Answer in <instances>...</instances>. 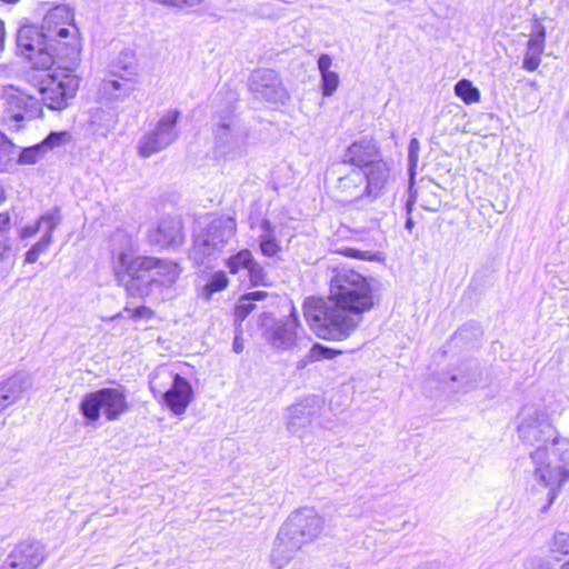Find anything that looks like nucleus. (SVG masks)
<instances>
[{
  "mask_svg": "<svg viewBox=\"0 0 569 569\" xmlns=\"http://www.w3.org/2000/svg\"><path fill=\"white\" fill-rule=\"evenodd\" d=\"M482 373L479 370L477 365L471 366L468 371L460 372L459 375H453L452 380L453 381H460L462 385V388L466 390L473 389L478 387L481 382Z\"/></svg>",
  "mask_w": 569,
  "mask_h": 569,
  "instance_id": "34",
  "label": "nucleus"
},
{
  "mask_svg": "<svg viewBox=\"0 0 569 569\" xmlns=\"http://www.w3.org/2000/svg\"><path fill=\"white\" fill-rule=\"evenodd\" d=\"M129 410L123 388H103L83 396L80 411L91 421H98L103 415L109 421L118 420Z\"/></svg>",
  "mask_w": 569,
  "mask_h": 569,
  "instance_id": "8",
  "label": "nucleus"
},
{
  "mask_svg": "<svg viewBox=\"0 0 569 569\" xmlns=\"http://www.w3.org/2000/svg\"><path fill=\"white\" fill-rule=\"evenodd\" d=\"M162 372L172 379L171 387L162 393V399L174 415H182L192 400L193 391L191 385L178 373L172 375L167 370Z\"/></svg>",
  "mask_w": 569,
  "mask_h": 569,
  "instance_id": "15",
  "label": "nucleus"
},
{
  "mask_svg": "<svg viewBox=\"0 0 569 569\" xmlns=\"http://www.w3.org/2000/svg\"><path fill=\"white\" fill-rule=\"evenodd\" d=\"M455 93L467 104L480 100V91L469 80H460L455 84Z\"/></svg>",
  "mask_w": 569,
  "mask_h": 569,
  "instance_id": "32",
  "label": "nucleus"
},
{
  "mask_svg": "<svg viewBox=\"0 0 569 569\" xmlns=\"http://www.w3.org/2000/svg\"><path fill=\"white\" fill-rule=\"evenodd\" d=\"M14 159V146L0 132V172L8 171Z\"/></svg>",
  "mask_w": 569,
  "mask_h": 569,
  "instance_id": "35",
  "label": "nucleus"
},
{
  "mask_svg": "<svg viewBox=\"0 0 569 569\" xmlns=\"http://www.w3.org/2000/svg\"><path fill=\"white\" fill-rule=\"evenodd\" d=\"M127 77L106 79L101 84V92L109 100L123 101L129 98L136 90V76L133 66H126Z\"/></svg>",
  "mask_w": 569,
  "mask_h": 569,
  "instance_id": "21",
  "label": "nucleus"
},
{
  "mask_svg": "<svg viewBox=\"0 0 569 569\" xmlns=\"http://www.w3.org/2000/svg\"><path fill=\"white\" fill-rule=\"evenodd\" d=\"M560 569H569V561L563 563Z\"/></svg>",
  "mask_w": 569,
  "mask_h": 569,
  "instance_id": "53",
  "label": "nucleus"
},
{
  "mask_svg": "<svg viewBox=\"0 0 569 569\" xmlns=\"http://www.w3.org/2000/svg\"><path fill=\"white\" fill-rule=\"evenodd\" d=\"M46 86L40 88L41 100L51 110H63L74 98L80 78L74 73L77 69H64L53 66Z\"/></svg>",
  "mask_w": 569,
  "mask_h": 569,
  "instance_id": "11",
  "label": "nucleus"
},
{
  "mask_svg": "<svg viewBox=\"0 0 569 569\" xmlns=\"http://www.w3.org/2000/svg\"><path fill=\"white\" fill-rule=\"evenodd\" d=\"M421 206L423 209L428 211L436 212L439 210L441 206V201L439 197L431 190H428V188H423L421 190Z\"/></svg>",
  "mask_w": 569,
  "mask_h": 569,
  "instance_id": "38",
  "label": "nucleus"
},
{
  "mask_svg": "<svg viewBox=\"0 0 569 569\" xmlns=\"http://www.w3.org/2000/svg\"><path fill=\"white\" fill-rule=\"evenodd\" d=\"M150 313V310L146 307H138L133 310L132 317L133 318H142Z\"/></svg>",
  "mask_w": 569,
  "mask_h": 569,
  "instance_id": "46",
  "label": "nucleus"
},
{
  "mask_svg": "<svg viewBox=\"0 0 569 569\" xmlns=\"http://www.w3.org/2000/svg\"><path fill=\"white\" fill-rule=\"evenodd\" d=\"M202 2L203 0H170L169 6L177 8H192Z\"/></svg>",
  "mask_w": 569,
  "mask_h": 569,
  "instance_id": "43",
  "label": "nucleus"
},
{
  "mask_svg": "<svg viewBox=\"0 0 569 569\" xmlns=\"http://www.w3.org/2000/svg\"><path fill=\"white\" fill-rule=\"evenodd\" d=\"M552 550L555 552L568 555L569 553V533L557 532L553 537Z\"/></svg>",
  "mask_w": 569,
  "mask_h": 569,
  "instance_id": "40",
  "label": "nucleus"
},
{
  "mask_svg": "<svg viewBox=\"0 0 569 569\" xmlns=\"http://www.w3.org/2000/svg\"><path fill=\"white\" fill-rule=\"evenodd\" d=\"M213 121V158L219 161H231L242 157L248 129L234 114L233 104L230 102L224 109L218 110Z\"/></svg>",
  "mask_w": 569,
  "mask_h": 569,
  "instance_id": "5",
  "label": "nucleus"
},
{
  "mask_svg": "<svg viewBox=\"0 0 569 569\" xmlns=\"http://www.w3.org/2000/svg\"><path fill=\"white\" fill-rule=\"evenodd\" d=\"M44 557V549L40 542L22 541L11 551L8 561L16 569H37Z\"/></svg>",
  "mask_w": 569,
  "mask_h": 569,
  "instance_id": "18",
  "label": "nucleus"
},
{
  "mask_svg": "<svg viewBox=\"0 0 569 569\" xmlns=\"http://www.w3.org/2000/svg\"><path fill=\"white\" fill-rule=\"evenodd\" d=\"M228 284V278L223 271H218L212 274L210 281L204 286V290L208 291V296L212 292L224 289Z\"/></svg>",
  "mask_w": 569,
  "mask_h": 569,
  "instance_id": "39",
  "label": "nucleus"
},
{
  "mask_svg": "<svg viewBox=\"0 0 569 569\" xmlns=\"http://www.w3.org/2000/svg\"><path fill=\"white\" fill-rule=\"evenodd\" d=\"M232 348H233V351L236 353H240L243 350V343H242L241 339L238 336L233 340Z\"/></svg>",
  "mask_w": 569,
  "mask_h": 569,
  "instance_id": "47",
  "label": "nucleus"
},
{
  "mask_svg": "<svg viewBox=\"0 0 569 569\" xmlns=\"http://www.w3.org/2000/svg\"><path fill=\"white\" fill-rule=\"evenodd\" d=\"M519 438L529 445L547 447L556 437L557 430L550 422L549 415L535 405H526L518 415Z\"/></svg>",
  "mask_w": 569,
  "mask_h": 569,
  "instance_id": "10",
  "label": "nucleus"
},
{
  "mask_svg": "<svg viewBox=\"0 0 569 569\" xmlns=\"http://www.w3.org/2000/svg\"><path fill=\"white\" fill-rule=\"evenodd\" d=\"M37 232H39V228L37 222L34 224H29L22 228L21 230V238H30L33 237Z\"/></svg>",
  "mask_w": 569,
  "mask_h": 569,
  "instance_id": "44",
  "label": "nucleus"
},
{
  "mask_svg": "<svg viewBox=\"0 0 569 569\" xmlns=\"http://www.w3.org/2000/svg\"><path fill=\"white\" fill-rule=\"evenodd\" d=\"M298 327V316L295 308H292V311L284 320L277 321L272 326L268 332L267 339L272 347L288 350L299 340Z\"/></svg>",
  "mask_w": 569,
  "mask_h": 569,
  "instance_id": "16",
  "label": "nucleus"
},
{
  "mask_svg": "<svg viewBox=\"0 0 569 569\" xmlns=\"http://www.w3.org/2000/svg\"><path fill=\"white\" fill-rule=\"evenodd\" d=\"M332 273L328 298H308L303 313L318 337L342 340L359 326L361 315L373 307V293L368 279L352 269L339 267Z\"/></svg>",
  "mask_w": 569,
  "mask_h": 569,
  "instance_id": "1",
  "label": "nucleus"
},
{
  "mask_svg": "<svg viewBox=\"0 0 569 569\" xmlns=\"http://www.w3.org/2000/svg\"><path fill=\"white\" fill-rule=\"evenodd\" d=\"M553 453L558 456L562 466H551L547 462V447H539L531 452L535 463V479L542 487L548 488L549 505L555 501L559 490L569 480V440L556 435L551 440Z\"/></svg>",
  "mask_w": 569,
  "mask_h": 569,
  "instance_id": "6",
  "label": "nucleus"
},
{
  "mask_svg": "<svg viewBox=\"0 0 569 569\" xmlns=\"http://www.w3.org/2000/svg\"><path fill=\"white\" fill-rule=\"evenodd\" d=\"M118 122V113L112 108L97 107L89 111V129L96 137L107 138L116 129Z\"/></svg>",
  "mask_w": 569,
  "mask_h": 569,
  "instance_id": "24",
  "label": "nucleus"
},
{
  "mask_svg": "<svg viewBox=\"0 0 569 569\" xmlns=\"http://www.w3.org/2000/svg\"><path fill=\"white\" fill-rule=\"evenodd\" d=\"M260 229L261 233L258 237V242L261 253L266 257H276L281 251L276 227L268 219H263Z\"/></svg>",
  "mask_w": 569,
  "mask_h": 569,
  "instance_id": "27",
  "label": "nucleus"
},
{
  "mask_svg": "<svg viewBox=\"0 0 569 569\" xmlns=\"http://www.w3.org/2000/svg\"><path fill=\"white\" fill-rule=\"evenodd\" d=\"M112 269L116 278L132 297L149 295L153 288H169L180 277L181 268L171 260L153 257H132L133 242L123 232L113 236Z\"/></svg>",
  "mask_w": 569,
  "mask_h": 569,
  "instance_id": "2",
  "label": "nucleus"
},
{
  "mask_svg": "<svg viewBox=\"0 0 569 569\" xmlns=\"http://www.w3.org/2000/svg\"><path fill=\"white\" fill-rule=\"evenodd\" d=\"M417 193L418 191L417 190H410V196H409V199L407 200V203H406V211H407V214H408V218L406 220V224H405V228L409 231L412 230L413 226H415V221L413 219L411 218V211H412V208H413V204L417 200Z\"/></svg>",
  "mask_w": 569,
  "mask_h": 569,
  "instance_id": "42",
  "label": "nucleus"
},
{
  "mask_svg": "<svg viewBox=\"0 0 569 569\" xmlns=\"http://www.w3.org/2000/svg\"><path fill=\"white\" fill-rule=\"evenodd\" d=\"M253 256L250 250L242 249L238 253L231 256L227 260V268L231 273H239L240 271H247L250 263H252Z\"/></svg>",
  "mask_w": 569,
  "mask_h": 569,
  "instance_id": "33",
  "label": "nucleus"
},
{
  "mask_svg": "<svg viewBox=\"0 0 569 569\" xmlns=\"http://www.w3.org/2000/svg\"><path fill=\"white\" fill-rule=\"evenodd\" d=\"M546 30L540 23H536L527 41L522 68L527 71H535L541 63V54L545 50Z\"/></svg>",
  "mask_w": 569,
  "mask_h": 569,
  "instance_id": "25",
  "label": "nucleus"
},
{
  "mask_svg": "<svg viewBox=\"0 0 569 569\" xmlns=\"http://www.w3.org/2000/svg\"><path fill=\"white\" fill-rule=\"evenodd\" d=\"M325 528V519L313 508L295 510L280 527L270 555L274 569H283L307 543L316 540Z\"/></svg>",
  "mask_w": 569,
  "mask_h": 569,
  "instance_id": "4",
  "label": "nucleus"
},
{
  "mask_svg": "<svg viewBox=\"0 0 569 569\" xmlns=\"http://www.w3.org/2000/svg\"><path fill=\"white\" fill-rule=\"evenodd\" d=\"M363 174L352 169L347 174L338 178L333 190L340 202L353 203L367 198L365 190Z\"/></svg>",
  "mask_w": 569,
  "mask_h": 569,
  "instance_id": "17",
  "label": "nucleus"
},
{
  "mask_svg": "<svg viewBox=\"0 0 569 569\" xmlns=\"http://www.w3.org/2000/svg\"><path fill=\"white\" fill-rule=\"evenodd\" d=\"M8 249H9V247L7 244L6 237H4L3 232H0V259H2L4 257Z\"/></svg>",
  "mask_w": 569,
  "mask_h": 569,
  "instance_id": "45",
  "label": "nucleus"
},
{
  "mask_svg": "<svg viewBox=\"0 0 569 569\" xmlns=\"http://www.w3.org/2000/svg\"><path fill=\"white\" fill-rule=\"evenodd\" d=\"M51 240L47 238H40V240L34 243L26 253V262L34 263L41 253L46 252L49 246L51 244Z\"/></svg>",
  "mask_w": 569,
  "mask_h": 569,
  "instance_id": "37",
  "label": "nucleus"
},
{
  "mask_svg": "<svg viewBox=\"0 0 569 569\" xmlns=\"http://www.w3.org/2000/svg\"><path fill=\"white\" fill-rule=\"evenodd\" d=\"M61 222V216L58 208H54L43 213L37 221L39 231L42 232V238H47L52 241V232Z\"/></svg>",
  "mask_w": 569,
  "mask_h": 569,
  "instance_id": "30",
  "label": "nucleus"
},
{
  "mask_svg": "<svg viewBox=\"0 0 569 569\" xmlns=\"http://www.w3.org/2000/svg\"><path fill=\"white\" fill-rule=\"evenodd\" d=\"M267 297V292L262 290H257L243 295L236 305L234 308V318L238 321H243V319L254 309L253 301L262 300Z\"/></svg>",
  "mask_w": 569,
  "mask_h": 569,
  "instance_id": "29",
  "label": "nucleus"
},
{
  "mask_svg": "<svg viewBox=\"0 0 569 569\" xmlns=\"http://www.w3.org/2000/svg\"><path fill=\"white\" fill-rule=\"evenodd\" d=\"M247 273L250 278V282L253 286H266L267 284V274L264 272L263 267L257 262L254 259L252 263H250Z\"/></svg>",
  "mask_w": 569,
  "mask_h": 569,
  "instance_id": "36",
  "label": "nucleus"
},
{
  "mask_svg": "<svg viewBox=\"0 0 569 569\" xmlns=\"http://www.w3.org/2000/svg\"><path fill=\"white\" fill-rule=\"evenodd\" d=\"M318 415L317 399L307 398L295 403L287 410V429L290 433L301 436V432Z\"/></svg>",
  "mask_w": 569,
  "mask_h": 569,
  "instance_id": "19",
  "label": "nucleus"
},
{
  "mask_svg": "<svg viewBox=\"0 0 569 569\" xmlns=\"http://www.w3.org/2000/svg\"><path fill=\"white\" fill-rule=\"evenodd\" d=\"M17 44L21 53L38 69H50L51 67H41L37 63L40 53L48 52L47 41L42 37L41 28L33 26L21 27L17 34Z\"/></svg>",
  "mask_w": 569,
  "mask_h": 569,
  "instance_id": "14",
  "label": "nucleus"
},
{
  "mask_svg": "<svg viewBox=\"0 0 569 569\" xmlns=\"http://www.w3.org/2000/svg\"><path fill=\"white\" fill-rule=\"evenodd\" d=\"M249 90L254 99L284 104L289 93L278 72L273 69L260 68L252 71L249 79Z\"/></svg>",
  "mask_w": 569,
  "mask_h": 569,
  "instance_id": "12",
  "label": "nucleus"
},
{
  "mask_svg": "<svg viewBox=\"0 0 569 569\" xmlns=\"http://www.w3.org/2000/svg\"><path fill=\"white\" fill-rule=\"evenodd\" d=\"M4 37H6V32H4V24H3V22L0 20V51H2V49H3V44H4Z\"/></svg>",
  "mask_w": 569,
  "mask_h": 569,
  "instance_id": "48",
  "label": "nucleus"
},
{
  "mask_svg": "<svg viewBox=\"0 0 569 569\" xmlns=\"http://www.w3.org/2000/svg\"><path fill=\"white\" fill-rule=\"evenodd\" d=\"M361 173L363 174L367 198L375 200L382 196L391 177V168L389 163L382 159L361 171Z\"/></svg>",
  "mask_w": 569,
  "mask_h": 569,
  "instance_id": "20",
  "label": "nucleus"
},
{
  "mask_svg": "<svg viewBox=\"0 0 569 569\" xmlns=\"http://www.w3.org/2000/svg\"><path fill=\"white\" fill-rule=\"evenodd\" d=\"M149 238L162 248L179 244L182 241V223L177 218H164L150 231Z\"/></svg>",
  "mask_w": 569,
  "mask_h": 569,
  "instance_id": "23",
  "label": "nucleus"
},
{
  "mask_svg": "<svg viewBox=\"0 0 569 569\" xmlns=\"http://www.w3.org/2000/svg\"><path fill=\"white\" fill-rule=\"evenodd\" d=\"M67 139L68 133L66 131L51 132L40 143H37L32 147L23 148L19 153L18 163L36 164L43 159V157L49 150L53 149L54 147L63 144L67 141Z\"/></svg>",
  "mask_w": 569,
  "mask_h": 569,
  "instance_id": "22",
  "label": "nucleus"
},
{
  "mask_svg": "<svg viewBox=\"0 0 569 569\" xmlns=\"http://www.w3.org/2000/svg\"><path fill=\"white\" fill-rule=\"evenodd\" d=\"M236 221L230 217L213 218L194 237L190 251L191 259L198 266L209 264L224 248L236 232Z\"/></svg>",
  "mask_w": 569,
  "mask_h": 569,
  "instance_id": "7",
  "label": "nucleus"
},
{
  "mask_svg": "<svg viewBox=\"0 0 569 569\" xmlns=\"http://www.w3.org/2000/svg\"><path fill=\"white\" fill-rule=\"evenodd\" d=\"M72 21L73 13L66 6H58L48 11L40 28L49 51L40 53L38 64L58 66L69 70L78 68L80 40L78 29Z\"/></svg>",
  "mask_w": 569,
  "mask_h": 569,
  "instance_id": "3",
  "label": "nucleus"
},
{
  "mask_svg": "<svg viewBox=\"0 0 569 569\" xmlns=\"http://www.w3.org/2000/svg\"><path fill=\"white\" fill-rule=\"evenodd\" d=\"M332 59L329 54H321L318 59V69L321 76V88L325 97H331L339 86V76L331 71Z\"/></svg>",
  "mask_w": 569,
  "mask_h": 569,
  "instance_id": "28",
  "label": "nucleus"
},
{
  "mask_svg": "<svg viewBox=\"0 0 569 569\" xmlns=\"http://www.w3.org/2000/svg\"><path fill=\"white\" fill-rule=\"evenodd\" d=\"M12 120L16 122V129H19L20 126L18 123L24 120V116L22 113H16L12 116Z\"/></svg>",
  "mask_w": 569,
  "mask_h": 569,
  "instance_id": "50",
  "label": "nucleus"
},
{
  "mask_svg": "<svg viewBox=\"0 0 569 569\" xmlns=\"http://www.w3.org/2000/svg\"><path fill=\"white\" fill-rule=\"evenodd\" d=\"M420 143L417 138H412L409 142L408 150V160H409V170L411 176H413V169L417 167L419 159Z\"/></svg>",
  "mask_w": 569,
  "mask_h": 569,
  "instance_id": "41",
  "label": "nucleus"
},
{
  "mask_svg": "<svg viewBox=\"0 0 569 569\" xmlns=\"http://www.w3.org/2000/svg\"><path fill=\"white\" fill-rule=\"evenodd\" d=\"M180 116L181 112L177 109L164 111L157 122L140 137L137 144L138 154L141 158H150L174 143L180 136L178 127Z\"/></svg>",
  "mask_w": 569,
  "mask_h": 569,
  "instance_id": "9",
  "label": "nucleus"
},
{
  "mask_svg": "<svg viewBox=\"0 0 569 569\" xmlns=\"http://www.w3.org/2000/svg\"><path fill=\"white\" fill-rule=\"evenodd\" d=\"M4 409L6 407L3 406V403L0 402V412H2Z\"/></svg>",
  "mask_w": 569,
  "mask_h": 569,
  "instance_id": "54",
  "label": "nucleus"
},
{
  "mask_svg": "<svg viewBox=\"0 0 569 569\" xmlns=\"http://www.w3.org/2000/svg\"><path fill=\"white\" fill-rule=\"evenodd\" d=\"M9 223V217L7 214H0V232H2L3 228Z\"/></svg>",
  "mask_w": 569,
  "mask_h": 569,
  "instance_id": "49",
  "label": "nucleus"
},
{
  "mask_svg": "<svg viewBox=\"0 0 569 569\" xmlns=\"http://www.w3.org/2000/svg\"><path fill=\"white\" fill-rule=\"evenodd\" d=\"M150 388L153 392L156 391L154 378L150 380Z\"/></svg>",
  "mask_w": 569,
  "mask_h": 569,
  "instance_id": "52",
  "label": "nucleus"
},
{
  "mask_svg": "<svg viewBox=\"0 0 569 569\" xmlns=\"http://www.w3.org/2000/svg\"><path fill=\"white\" fill-rule=\"evenodd\" d=\"M382 153L376 141L360 139L351 143L342 156V162L356 167V170L363 171L382 160Z\"/></svg>",
  "mask_w": 569,
  "mask_h": 569,
  "instance_id": "13",
  "label": "nucleus"
},
{
  "mask_svg": "<svg viewBox=\"0 0 569 569\" xmlns=\"http://www.w3.org/2000/svg\"><path fill=\"white\" fill-rule=\"evenodd\" d=\"M338 351L323 347L321 345L316 343L308 352L307 356H305L302 359H300L297 362L298 369L306 368L309 363H312L315 361H319L321 359H331L333 358Z\"/></svg>",
  "mask_w": 569,
  "mask_h": 569,
  "instance_id": "31",
  "label": "nucleus"
},
{
  "mask_svg": "<svg viewBox=\"0 0 569 569\" xmlns=\"http://www.w3.org/2000/svg\"><path fill=\"white\" fill-rule=\"evenodd\" d=\"M0 569H16L11 567L10 562L8 561L6 565H3Z\"/></svg>",
  "mask_w": 569,
  "mask_h": 569,
  "instance_id": "51",
  "label": "nucleus"
},
{
  "mask_svg": "<svg viewBox=\"0 0 569 569\" xmlns=\"http://www.w3.org/2000/svg\"><path fill=\"white\" fill-rule=\"evenodd\" d=\"M30 381L28 376L18 373L0 385V402L6 408L16 403L21 399L23 392L29 388Z\"/></svg>",
  "mask_w": 569,
  "mask_h": 569,
  "instance_id": "26",
  "label": "nucleus"
}]
</instances>
